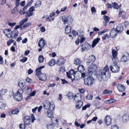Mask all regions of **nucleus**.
I'll return each mask as SVG.
<instances>
[{
	"label": "nucleus",
	"instance_id": "nucleus-1",
	"mask_svg": "<svg viewBox=\"0 0 129 129\" xmlns=\"http://www.w3.org/2000/svg\"><path fill=\"white\" fill-rule=\"evenodd\" d=\"M45 66H42L37 68L36 70V75L40 80L43 81H45L47 79V75L46 74L42 73L41 69L44 68Z\"/></svg>",
	"mask_w": 129,
	"mask_h": 129
},
{
	"label": "nucleus",
	"instance_id": "nucleus-2",
	"mask_svg": "<svg viewBox=\"0 0 129 129\" xmlns=\"http://www.w3.org/2000/svg\"><path fill=\"white\" fill-rule=\"evenodd\" d=\"M109 69L108 66H106L103 70L100 71L97 75V77L98 80L102 81L104 78H106V73L109 70Z\"/></svg>",
	"mask_w": 129,
	"mask_h": 129
},
{
	"label": "nucleus",
	"instance_id": "nucleus-3",
	"mask_svg": "<svg viewBox=\"0 0 129 129\" xmlns=\"http://www.w3.org/2000/svg\"><path fill=\"white\" fill-rule=\"evenodd\" d=\"M91 76L90 73H87L86 78L84 80V83L85 85L90 86L93 84L94 82V80Z\"/></svg>",
	"mask_w": 129,
	"mask_h": 129
},
{
	"label": "nucleus",
	"instance_id": "nucleus-4",
	"mask_svg": "<svg viewBox=\"0 0 129 129\" xmlns=\"http://www.w3.org/2000/svg\"><path fill=\"white\" fill-rule=\"evenodd\" d=\"M35 120V116L33 114H32L31 117L28 116H25L24 118V122L25 125H29L31 122H34Z\"/></svg>",
	"mask_w": 129,
	"mask_h": 129
},
{
	"label": "nucleus",
	"instance_id": "nucleus-5",
	"mask_svg": "<svg viewBox=\"0 0 129 129\" xmlns=\"http://www.w3.org/2000/svg\"><path fill=\"white\" fill-rule=\"evenodd\" d=\"M23 92V89L21 88L19 89L18 90L17 93L15 94L14 96V98L15 100L20 101L22 99V94Z\"/></svg>",
	"mask_w": 129,
	"mask_h": 129
},
{
	"label": "nucleus",
	"instance_id": "nucleus-6",
	"mask_svg": "<svg viewBox=\"0 0 129 129\" xmlns=\"http://www.w3.org/2000/svg\"><path fill=\"white\" fill-rule=\"evenodd\" d=\"M43 107L46 109H50L51 110H53L55 108L54 104H51L48 100H46L43 103Z\"/></svg>",
	"mask_w": 129,
	"mask_h": 129
},
{
	"label": "nucleus",
	"instance_id": "nucleus-7",
	"mask_svg": "<svg viewBox=\"0 0 129 129\" xmlns=\"http://www.w3.org/2000/svg\"><path fill=\"white\" fill-rule=\"evenodd\" d=\"M97 70V67L95 64H92L90 66L88 69V73H90V75H92V74L95 72Z\"/></svg>",
	"mask_w": 129,
	"mask_h": 129
},
{
	"label": "nucleus",
	"instance_id": "nucleus-8",
	"mask_svg": "<svg viewBox=\"0 0 129 129\" xmlns=\"http://www.w3.org/2000/svg\"><path fill=\"white\" fill-rule=\"evenodd\" d=\"M81 49L82 52L89 50L91 48V45L87 42H85L82 45Z\"/></svg>",
	"mask_w": 129,
	"mask_h": 129
},
{
	"label": "nucleus",
	"instance_id": "nucleus-9",
	"mask_svg": "<svg viewBox=\"0 0 129 129\" xmlns=\"http://www.w3.org/2000/svg\"><path fill=\"white\" fill-rule=\"evenodd\" d=\"M66 74L68 77L69 78L74 80L76 78V73L73 70H71L70 71L69 73L67 72Z\"/></svg>",
	"mask_w": 129,
	"mask_h": 129
},
{
	"label": "nucleus",
	"instance_id": "nucleus-10",
	"mask_svg": "<svg viewBox=\"0 0 129 129\" xmlns=\"http://www.w3.org/2000/svg\"><path fill=\"white\" fill-rule=\"evenodd\" d=\"M110 69L113 72L117 73L119 71V67L118 66V65H112L110 66Z\"/></svg>",
	"mask_w": 129,
	"mask_h": 129
},
{
	"label": "nucleus",
	"instance_id": "nucleus-11",
	"mask_svg": "<svg viewBox=\"0 0 129 129\" xmlns=\"http://www.w3.org/2000/svg\"><path fill=\"white\" fill-rule=\"evenodd\" d=\"M129 60V54L126 53L121 57L120 61L122 62H126Z\"/></svg>",
	"mask_w": 129,
	"mask_h": 129
},
{
	"label": "nucleus",
	"instance_id": "nucleus-12",
	"mask_svg": "<svg viewBox=\"0 0 129 129\" xmlns=\"http://www.w3.org/2000/svg\"><path fill=\"white\" fill-rule=\"evenodd\" d=\"M18 34V32L17 30L14 29L12 31H11L10 37L16 38L17 37Z\"/></svg>",
	"mask_w": 129,
	"mask_h": 129
},
{
	"label": "nucleus",
	"instance_id": "nucleus-13",
	"mask_svg": "<svg viewBox=\"0 0 129 129\" xmlns=\"http://www.w3.org/2000/svg\"><path fill=\"white\" fill-rule=\"evenodd\" d=\"M104 121L107 126H108L111 124V118L109 116L107 115L105 117Z\"/></svg>",
	"mask_w": 129,
	"mask_h": 129
},
{
	"label": "nucleus",
	"instance_id": "nucleus-14",
	"mask_svg": "<svg viewBox=\"0 0 129 129\" xmlns=\"http://www.w3.org/2000/svg\"><path fill=\"white\" fill-rule=\"evenodd\" d=\"M74 100L76 102H81L82 95L80 93L76 94L74 96Z\"/></svg>",
	"mask_w": 129,
	"mask_h": 129
},
{
	"label": "nucleus",
	"instance_id": "nucleus-15",
	"mask_svg": "<svg viewBox=\"0 0 129 129\" xmlns=\"http://www.w3.org/2000/svg\"><path fill=\"white\" fill-rule=\"evenodd\" d=\"M117 31L115 28H113L111 30V32L110 33V37L112 38L115 37L117 35Z\"/></svg>",
	"mask_w": 129,
	"mask_h": 129
},
{
	"label": "nucleus",
	"instance_id": "nucleus-16",
	"mask_svg": "<svg viewBox=\"0 0 129 129\" xmlns=\"http://www.w3.org/2000/svg\"><path fill=\"white\" fill-rule=\"evenodd\" d=\"M65 60L63 58H60L58 59L56 61V64L58 66H60L65 62Z\"/></svg>",
	"mask_w": 129,
	"mask_h": 129
},
{
	"label": "nucleus",
	"instance_id": "nucleus-17",
	"mask_svg": "<svg viewBox=\"0 0 129 129\" xmlns=\"http://www.w3.org/2000/svg\"><path fill=\"white\" fill-rule=\"evenodd\" d=\"M117 88L119 91L121 92H124L125 90V88L124 86L122 84H119L117 86Z\"/></svg>",
	"mask_w": 129,
	"mask_h": 129
},
{
	"label": "nucleus",
	"instance_id": "nucleus-18",
	"mask_svg": "<svg viewBox=\"0 0 129 129\" xmlns=\"http://www.w3.org/2000/svg\"><path fill=\"white\" fill-rule=\"evenodd\" d=\"M116 30L117 33H121L123 29V27L122 25L119 24L118 25L116 28Z\"/></svg>",
	"mask_w": 129,
	"mask_h": 129
},
{
	"label": "nucleus",
	"instance_id": "nucleus-19",
	"mask_svg": "<svg viewBox=\"0 0 129 129\" xmlns=\"http://www.w3.org/2000/svg\"><path fill=\"white\" fill-rule=\"evenodd\" d=\"M46 44V42L43 38H42L39 42L38 45L41 48H43Z\"/></svg>",
	"mask_w": 129,
	"mask_h": 129
},
{
	"label": "nucleus",
	"instance_id": "nucleus-20",
	"mask_svg": "<svg viewBox=\"0 0 129 129\" xmlns=\"http://www.w3.org/2000/svg\"><path fill=\"white\" fill-rule=\"evenodd\" d=\"M129 120V115L127 114H125L123 115L122 117V121L123 122L126 123Z\"/></svg>",
	"mask_w": 129,
	"mask_h": 129
},
{
	"label": "nucleus",
	"instance_id": "nucleus-21",
	"mask_svg": "<svg viewBox=\"0 0 129 129\" xmlns=\"http://www.w3.org/2000/svg\"><path fill=\"white\" fill-rule=\"evenodd\" d=\"M100 39L99 38H97L94 39L91 45L92 47V48H94L98 43Z\"/></svg>",
	"mask_w": 129,
	"mask_h": 129
},
{
	"label": "nucleus",
	"instance_id": "nucleus-22",
	"mask_svg": "<svg viewBox=\"0 0 129 129\" xmlns=\"http://www.w3.org/2000/svg\"><path fill=\"white\" fill-rule=\"evenodd\" d=\"M11 32V30L10 29H6L3 31L4 34L9 38H10V36H9V35Z\"/></svg>",
	"mask_w": 129,
	"mask_h": 129
},
{
	"label": "nucleus",
	"instance_id": "nucleus-23",
	"mask_svg": "<svg viewBox=\"0 0 129 129\" xmlns=\"http://www.w3.org/2000/svg\"><path fill=\"white\" fill-rule=\"evenodd\" d=\"M52 110H48L45 113V114L47 115L48 117L51 118H53V115L52 112Z\"/></svg>",
	"mask_w": 129,
	"mask_h": 129
},
{
	"label": "nucleus",
	"instance_id": "nucleus-24",
	"mask_svg": "<svg viewBox=\"0 0 129 129\" xmlns=\"http://www.w3.org/2000/svg\"><path fill=\"white\" fill-rule=\"evenodd\" d=\"M95 59V56L93 55H92L89 57L88 61L87 62V64H89L90 63H92L94 61Z\"/></svg>",
	"mask_w": 129,
	"mask_h": 129
},
{
	"label": "nucleus",
	"instance_id": "nucleus-25",
	"mask_svg": "<svg viewBox=\"0 0 129 129\" xmlns=\"http://www.w3.org/2000/svg\"><path fill=\"white\" fill-rule=\"evenodd\" d=\"M112 58H118L117 56V52L114 49H112Z\"/></svg>",
	"mask_w": 129,
	"mask_h": 129
},
{
	"label": "nucleus",
	"instance_id": "nucleus-26",
	"mask_svg": "<svg viewBox=\"0 0 129 129\" xmlns=\"http://www.w3.org/2000/svg\"><path fill=\"white\" fill-rule=\"evenodd\" d=\"M71 28L70 26L67 25L65 28V31L66 34H68L71 31Z\"/></svg>",
	"mask_w": 129,
	"mask_h": 129
},
{
	"label": "nucleus",
	"instance_id": "nucleus-27",
	"mask_svg": "<svg viewBox=\"0 0 129 129\" xmlns=\"http://www.w3.org/2000/svg\"><path fill=\"white\" fill-rule=\"evenodd\" d=\"M25 84V82L23 80L20 81L18 83L19 86L21 88L23 87Z\"/></svg>",
	"mask_w": 129,
	"mask_h": 129
},
{
	"label": "nucleus",
	"instance_id": "nucleus-28",
	"mask_svg": "<svg viewBox=\"0 0 129 129\" xmlns=\"http://www.w3.org/2000/svg\"><path fill=\"white\" fill-rule=\"evenodd\" d=\"M113 62L112 65H118L117 63L118 62V58H112Z\"/></svg>",
	"mask_w": 129,
	"mask_h": 129
},
{
	"label": "nucleus",
	"instance_id": "nucleus-29",
	"mask_svg": "<svg viewBox=\"0 0 129 129\" xmlns=\"http://www.w3.org/2000/svg\"><path fill=\"white\" fill-rule=\"evenodd\" d=\"M112 7L114 9H118L120 8V7L118 5V4L116 2H114L112 3Z\"/></svg>",
	"mask_w": 129,
	"mask_h": 129
},
{
	"label": "nucleus",
	"instance_id": "nucleus-30",
	"mask_svg": "<svg viewBox=\"0 0 129 129\" xmlns=\"http://www.w3.org/2000/svg\"><path fill=\"white\" fill-rule=\"evenodd\" d=\"M116 100L113 99H111L104 101V103L107 104H109L115 102Z\"/></svg>",
	"mask_w": 129,
	"mask_h": 129
},
{
	"label": "nucleus",
	"instance_id": "nucleus-31",
	"mask_svg": "<svg viewBox=\"0 0 129 129\" xmlns=\"http://www.w3.org/2000/svg\"><path fill=\"white\" fill-rule=\"evenodd\" d=\"M81 60L79 58H77L75 59L74 60V63L76 65H78L81 63Z\"/></svg>",
	"mask_w": 129,
	"mask_h": 129
},
{
	"label": "nucleus",
	"instance_id": "nucleus-32",
	"mask_svg": "<svg viewBox=\"0 0 129 129\" xmlns=\"http://www.w3.org/2000/svg\"><path fill=\"white\" fill-rule=\"evenodd\" d=\"M77 69L79 72H81L83 71L84 68V66L82 65H81L78 67Z\"/></svg>",
	"mask_w": 129,
	"mask_h": 129
},
{
	"label": "nucleus",
	"instance_id": "nucleus-33",
	"mask_svg": "<svg viewBox=\"0 0 129 129\" xmlns=\"http://www.w3.org/2000/svg\"><path fill=\"white\" fill-rule=\"evenodd\" d=\"M83 105L82 102H78L76 104V107L77 109H80Z\"/></svg>",
	"mask_w": 129,
	"mask_h": 129
},
{
	"label": "nucleus",
	"instance_id": "nucleus-34",
	"mask_svg": "<svg viewBox=\"0 0 129 129\" xmlns=\"http://www.w3.org/2000/svg\"><path fill=\"white\" fill-rule=\"evenodd\" d=\"M62 20L64 24H66L68 23V18L64 16H63L62 18Z\"/></svg>",
	"mask_w": 129,
	"mask_h": 129
},
{
	"label": "nucleus",
	"instance_id": "nucleus-35",
	"mask_svg": "<svg viewBox=\"0 0 129 129\" xmlns=\"http://www.w3.org/2000/svg\"><path fill=\"white\" fill-rule=\"evenodd\" d=\"M33 13H32L30 12H27L25 13L26 14L25 16V17H26V18H28L32 16L33 15Z\"/></svg>",
	"mask_w": 129,
	"mask_h": 129
},
{
	"label": "nucleus",
	"instance_id": "nucleus-36",
	"mask_svg": "<svg viewBox=\"0 0 129 129\" xmlns=\"http://www.w3.org/2000/svg\"><path fill=\"white\" fill-rule=\"evenodd\" d=\"M28 18H25L24 19H22L20 22V25L21 26L24 24L25 22L28 21Z\"/></svg>",
	"mask_w": 129,
	"mask_h": 129
},
{
	"label": "nucleus",
	"instance_id": "nucleus-37",
	"mask_svg": "<svg viewBox=\"0 0 129 129\" xmlns=\"http://www.w3.org/2000/svg\"><path fill=\"white\" fill-rule=\"evenodd\" d=\"M93 96L92 94H89L86 96V98L87 100H92L93 98Z\"/></svg>",
	"mask_w": 129,
	"mask_h": 129
},
{
	"label": "nucleus",
	"instance_id": "nucleus-38",
	"mask_svg": "<svg viewBox=\"0 0 129 129\" xmlns=\"http://www.w3.org/2000/svg\"><path fill=\"white\" fill-rule=\"evenodd\" d=\"M6 104L5 103L3 102L0 103V108L1 109H4L6 107Z\"/></svg>",
	"mask_w": 129,
	"mask_h": 129
},
{
	"label": "nucleus",
	"instance_id": "nucleus-39",
	"mask_svg": "<svg viewBox=\"0 0 129 129\" xmlns=\"http://www.w3.org/2000/svg\"><path fill=\"white\" fill-rule=\"evenodd\" d=\"M19 111V110L18 109H16L13 110L12 112V113L13 114H17Z\"/></svg>",
	"mask_w": 129,
	"mask_h": 129
},
{
	"label": "nucleus",
	"instance_id": "nucleus-40",
	"mask_svg": "<svg viewBox=\"0 0 129 129\" xmlns=\"http://www.w3.org/2000/svg\"><path fill=\"white\" fill-rule=\"evenodd\" d=\"M39 61L40 63H42L43 62L44 60V57L43 56L40 55L38 58Z\"/></svg>",
	"mask_w": 129,
	"mask_h": 129
},
{
	"label": "nucleus",
	"instance_id": "nucleus-41",
	"mask_svg": "<svg viewBox=\"0 0 129 129\" xmlns=\"http://www.w3.org/2000/svg\"><path fill=\"white\" fill-rule=\"evenodd\" d=\"M41 5V2L40 1H38L35 4V7L36 8L39 7Z\"/></svg>",
	"mask_w": 129,
	"mask_h": 129
},
{
	"label": "nucleus",
	"instance_id": "nucleus-42",
	"mask_svg": "<svg viewBox=\"0 0 129 129\" xmlns=\"http://www.w3.org/2000/svg\"><path fill=\"white\" fill-rule=\"evenodd\" d=\"M103 18L105 22H108L110 19V18L106 15H104Z\"/></svg>",
	"mask_w": 129,
	"mask_h": 129
},
{
	"label": "nucleus",
	"instance_id": "nucleus-43",
	"mask_svg": "<svg viewBox=\"0 0 129 129\" xmlns=\"http://www.w3.org/2000/svg\"><path fill=\"white\" fill-rule=\"evenodd\" d=\"M25 124L24 123H21L19 124V127L20 129H25L26 127Z\"/></svg>",
	"mask_w": 129,
	"mask_h": 129
},
{
	"label": "nucleus",
	"instance_id": "nucleus-44",
	"mask_svg": "<svg viewBox=\"0 0 129 129\" xmlns=\"http://www.w3.org/2000/svg\"><path fill=\"white\" fill-rule=\"evenodd\" d=\"M67 95L68 97L70 99H72L73 98V94L72 92H69Z\"/></svg>",
	"mask_w": 129,
	"mask_h": 129
},
{
	"label": "nucleus",
	"instance_id": "nucleus-45",
	"mask_svg": "<svg viewBox=\"0 0 129 129\" xmlns=\"http://www.w3.org/2000/svg\"><path fill=\"white\" fill-rule=\"evenodd\" d=\"M55 61L54 60H51L49 62V64L51 66H52L55 64Z\"/></svg>",
	"mask_w": 129,
	"mask_h": 129
},
{
	"label": "nucleus",
	"instance_id": "nucleus-46",
	"mask_svg": "<svg viewBox=\"0 0 129 129\" xmlns=\"http://www.w3.org/2000/svg\"><path fill=\"white\" fill-rule=\"evenodd\" d=\"M14 41V40H12V39H10L7 42V45L8 46H10L11 44Z\"/></svg>",
	"mask_w": 129,
	"mask_h": 129
},
{
	"label": "nucleus",
	"instance_id": "nucleus-47",
	"mask_svg": "<svg viewBox=\"0 0 129 129\" xmlns=\"http://www.w3.org/2000/svg\"><path fill=\"white\" fill-rule=\"evenodd\" d=\"M90 106V104H88L85 105L82 108V110H84L86 109L87 108H89Z\"/></svg>",
	"mask_w": 129,
	"mask_h": 129
},
{
	"label": "nucleus",
	"instance_id": "nucleus-48",
	"mask_svg": "<svg viewBox=\"0 0 129 129\" xmlns=\"http://www.w3.org/2000/svg\"><path fill=\"white\" fill-rule=\"evenodd\" d=\"M103 93L104 94L107 93L111 94L112 93L111 91L107 89L104 90L103 91Z\"/></svg>",
	"mask_w": 129,
	"mask_h": 129
},
{
	"label": "nucleus",
	"instance_id": "nucleus-49",
	"mask_svg": "<svg viewBox=\"0 0 129 129\" xmlns=\"http://www.w3.org/2000/svg\"><path fill=\"white\" fill-rule=\"evenodd\" d=\"M24 89L25 91L28 90V92H29L31 91V89L30 87H29L28 86H26L24 88Z\"/></svg>",
	"mask_w": 129,
	"mask_h": 129
},
{
	"label": "nucleus",
	"instance_id": "nucleus-50",
	"mask_svg": "<svg viewBox=\"0 0 129 129\" xmlns=\"http://www.w3.org/2000/svg\"><path fill=\"white\" fill-rule=\"evenodd\" d=\"M31 23L30 22H27L23 26V28H26L30 25Z\"/></svg>",
	"mask_w": 129,
	"mask_h": 129
},
{
	"label": "nucleus",
	"instance_id": "nucleus-51",
	"mask_svg": "<svg viewBox=\"0 0 129 129\" xmlns=\"http://www.w3.org/2000/svg\"><path fill=\"white\" fill-rule=\"evenodd\" d=\"M35 10L34 8V6L31 7L29 9L28 11L32 13H33V12Z\"/></svg>",
	"mask_w": 129,
	"mask_h": 129
},
{
	"label": "nucleus",
	"instance_id": "nucleus-52",
	"mask_svg": "<svg viewBox=\"0 0 129 129\" xmlns=\"http://www.w3.org/2000/svg\"><path fill=\"white\" fill-rule=\"evenodd\" d=\"M111 129H119V128L117 125H114L112 126Z\"/></svg>",
	"mask_w": 129,
	"mask_h": 129
},
{
	"label": "nucleus",
	"instance_id": "nucleus-53",
	"mask_svg": "<svg viewBox=\"0 0 129 129\" xmlns=\"http://www.w3.org/2000/svg\"><path fill=\"white\" fill-rule=\"evenodd\" d=\"M27 60V58L26 57H24L22 59L20 60V61L23 63L25 62Z\"/></svg>",
	"mask_w": 129,
	"mask_h": 129
},
{
	"label": "nucleus",
	"instance_id": "nucleus-54",
	"mask_svg": "<svg viewBox=\"0 0 129 129\" xmlns=\"http://www.w3.org/2000/svg\"><path fill=\"white\" fill-rule=\"evenodd\" d=\"M17 7H15L14 9L12 10L11 11L12 13L14 14L16 13L17 12Z\"/></svg>",
	"mask_w": 129,
	"mask_h": 129
},
{
	"label": "nucleus",
	"instance_id": "nucleus-55",
	"mask_svg": "<svg viewBox=\"0 0 129 129\" xmlns=\"http://www.w3.org/2000/svg\"><path fill=\"white\" fill-rule=\"evenodd\" d=\"M48 129H53V127L52 125L51 124H49L47 125Z\"/></svg>",
	"mask_w": 129,
	"mask_h": 129
},
{
	"label": "nucleus",
	"instance_id": "nucleus-56",
	"mask_svg": "<svg viewBox=\"0 0 129 129\" xmlns=\"http://www.w3.org/2000/svg\"><path fill=\"white\" fill-rule=\"evenodd\" d=\"M6 92L7 91L6 90L4 89H2L0 92V94H3Z\"/></svg>",
	"mask_w": 129,
	"mask_h": 129
},
{
	"label": "nucleus",
	"instance_id": "nucleus-57",
	"mask_svg": "<svg viewBox=\"0 0 129 129\" xmlns=\"http://www.w3.org/2000/svg\"><path fill=\"white\" fill-rule=\"evenodd\" d=\"M20 0H16L15 5L17 7H18L20 5Z\"/></svg>",
	"mask_w": 129,
	"mask_h": 129
},
{
	"label": "nucleus",
	"instance_id": "nucleus-58",
	"mask_svg": "<svg viewBox=\"0 0 129 129\" xmlns=\"http://www.w3.org/2000/svg\"><path fill=\"white\" fill-rule=\"evenodd\" d=\"M124 26L126 27H127L129 24V22L128 21H126L124 23Z\"/></svg>",
	"mask_w": 129,
	"mask_h": 129
},
{
	"label": "nucleus",
	"instance_id": "nucleus-59",
	"mask_svg": "<svg viewBox=\"0 0 129 129\" xmlns=\"http://www.w3.org/2000/svg\"><path fill=\"white\" fill-rule=\"evenodd\" d=\"M26 82L29 83H31L32 82V80L28 77L26 78Z\"/></svg>",
	"mask_w": 129,
	"mask_h": 129
},
{
	"label": "nucleus",
	"instance_id": "nucleus-60",
	"mask_svg": "<svg viewBox=\"0 0 129 129\" xmlns=\"http://www.w3.org/2000/svg\"><path fill=\"white\" fill-rule=\"evenodd\" d=\"M19 13L21 15H24L25 14V12L21 10H20L19 11Z\"/></svg>",
	"mask_w": 129,
	"mask_h": 129
},
{
	"label": "nucleus",
	"instance_id": "nucleus-61",
	"mask_svg": "<svg viewBox=\"0 0 129 129\" xmlns=\"http://www.w3.org/2000/svg\"><path fill=\"white\" fill-rule=\"evenodd\" d=\"M40 30L42 32H44L45 31V29L44 27L42 26L40 28Z\"/></svg>",
	"mask_w": 129,
	"mask_h": 129
},
{
	"label": "nucleus",
	"instance_id": "nucleus-62",
	"mask_svg": "<svg viewBox=\"0 0 129 129\" xmlns=\"http://www.w3.org/2000/svg\"><path fill=\"white\" fill-rule=\"evenodd\" d=\"M72 33L74 36H76V35H78V33L75 30H73L72 31Z\"/></svg>",
	"mask_w": 129,
	"mask_h": 129
},
{
	"label": "nucleus",
	"instance_id": "nucleus-63",
	"mask_svg": "<svg viewBox=\"0 0 129 129\" xmlns=\"http://www.w3.org/2000/svg\"><path fill=\"white\" fill-rule=\"evenodd\" d=\"M16 24V23L15 22H13V23H8V25L11 26H13Z\"/></svg>",
	"mask_w": 129,
	"mask_h": 129
},
{
	"label": "nucleus",
	"instance_id": "nucleus-64",
	"mask_svg": "<svg viewBox=\"0 0 129 129\" xmlns=\"http://www.w3.org/2000/svg\"><path fill=\"white\" fill-rule=\"evenodd\" d=\"M91 11L92 12H96L95 7H92L91 8Z\"/></svg>",
	"mask_w": 129,
	"mask_h": 129
}]
</instances>
